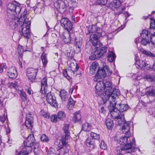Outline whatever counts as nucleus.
Returning <instances> with one entry per match:
<instances>
[{
	"label": "nucleus",
	"instance_id": "nucleus-1",
	"mask_svg": "<svg viewBox=\"0 0 155 155\" xmlns=\"http://www.w3.org/2000/svg\"><path fill=\"white\" fill-rule=\"evenodd\" d=\"M112 83L110 81H107L105 79L102 81H100L95 86L96 93L98 95L99 94L97 92H102L104 91L105 95L101 100V104H105L107 101H110L111 97L112 100L113 98L116 99L119 95L120 92L119 90L116 88L112 89Z\"/></svg>",
	"mask_w": 155,
	"mask_h": 155
},
{
	"label": "nucleus",
	"instance_id": "nucleus-2",
	"mask_svg": "<svg viewBox=\"0 0 155 155\" xmlns=\"http://www.w3.org/2000/svg\"><path fill=\"white\" fill-rule=\"evenodd\" d=\"M110 98L109 101V104L108 106V109L109 112H110V114L112 118L115 119L118 122L119 125H126V122L124 117V114L120 113L119 109L117 107H115L117 101L116 99L113 98L112 100V98Z\"/></svg>",
	"mask_w": 155,
	"mask_h": 155
},
{
	"label": "nucleus",
	"instance_id": "nucleus-3",
	"mask_svg": "<svg viewBox=\"0 0 155 155\" xmlns=\"http://www.w3.org/2000/svg\"><path fill=\"white\" fill-rule=\"evenodd\" d=\"M27 11L25 9L19 18L20 24L22 25L21 34L24 36L25 38L29 39L31 35L30 31L31 22L28 19L26 18Z\"/></svg>",
	"mask_w": 155,
	"mask_h": 155
},
{
	"label": "nucleus",
	"instance_id": "nucleus-4",
	"mask_svg": "<svg viewBox=\"0 0 155 155\" xmlns=\"http://www.w3.org/2000/svg\"><path fill=\"white\" fill-rule=\"evenodd\" d=\"M35 139L34 136L30 134L24 142V147L22 150L18 155H28L32 150V147L35 145Z\"/></svg>",
	"mask_w": 155,
	"mask_h": 155
},
{
	"label": "nucleus",
	"instance_id": "nucleus-5",
	"mask_svg": "<svg viewBox=\"0 0 155 155\" xmlns=\"http://www.w3.org/2000/svg\"><path fill=\"white\" fill-rule=\"evenodd\" d=\"M136 146V142L134 137H131L129 130L127 132V153H131L136 151L138 149L140 151V149L138 147H132Z\"/></svg>",
	"mask_w": 155,
	"mask_h": 155
},
{
	"label": "nucleus",
	"instance_id": "nucleus-6",
	"mask_svg": "<svg viewBox=\"0 0 155 155\" xmlns=\"http://www.w3.org/2000/svg\"><path fill=\"white\" fill-rule=\"evenodd\" d=\"M7 12L8 16L13 17L16 14L20 13L21 9L20 4L16 2L8 4L7 6Z\"/></svg>",
	"mask_w": 155,
	"mask_h": 155
},
{
	"label": "nucleus",
	"instance_id": "nucleus-7",
	"mask_svg": "<svg viewBox=\"0 0 155 155\" xmlns=\"http://www.w3.org/2000/svg\"><path fill=\"white\" fill-rule=\"evenodd\" d=\"M19 18L15 17L14 18L11 19L9 21V25L10 28L12 29H15L18 32V34H20L22 36H23L21 34V28L22 25L20 24Z\"/></svg>",
	"mask_w": 155,
	"mask_h": 155
},
{
	"label": "nucleus",
	"instance_id": "nucleus-8",
	"mask_svg": "<svg viewBox=\"0 0 155 155\" xmlns=\"http://www.w3.org/2000/svg\"><path fill=\"white\" fill-rule=\"evenodd\" d=\"M98 70L95 76V78L97 79L110 75L112 73V72L109 70L108 66H104L101 69L99 67V69Z\"/></svg>",
	"mask_w": 155,
	"mask_h": 155
},
{
	"label": "nucleus",
	"instance_id": "nucleus-9",
	"mask_svg": "<svg viewBox=\"0 0 155 155\" xmlns=\"http://www.w3.org/2000/svg\"><path fill=\"white\" fill-rule=\"evenodd\" d=\"M107 51V48L106 47H101L95 51L93 54L89 57V59L91 60L98 59L106 54Z\"/></svg>",
	"mask_w": 155,
	"mask_h": 155
},
{
	"label": "nucleus",
	"instance_id": "nucleus-10",
	"mask_svg": "<svg viewBox=\"0 0 155 155\" xmlns=\"http://www.w3.org/2000/svg\"><path fill=\"white\" fill-rule=\"evenodd\" d=\"M101 35V33L96 32L94 34H92L90 36V41L92 43L93 45L97 48L100 47L102 45L99 40Z\"/></svg>",
	"mask_w": 155,
	"mask_h": 155
},
{
	"label": "nucleus",
	"instance_id": "nucleus-11",
	"mask_svg": "<svg viewBox=\"0 0 155 155\" xmlns=\"http://www.w3.org/2000/svg\"><path fill=\"white\" fill-rule=\"evenodd\" d=\"M126 126L125 125L122 126L121 128V134H124L120 137V140H117L119 144L120 145V147L122 150H126Z\"/></svg>",
	"mask_w": 155,
	"mask_h": 155
},
{
	"label": "nucleus",
	"instance_id": "nucleus-12",
	"mask_svg": "<svg viewBox=\"0 0 155 155\" xmlns=\"http://www.w3.org/2000/svg\"><path fill=\"white\" fill-rule=\"evenodd\" d=\"M46 99L48 103L51 105L55 108L58 107V104L56 97L53 94H52L51 92L47 93Z\"/></svg>",
	"mask_w": 155,
	"mask_h": 155
},
{
	"label": "nucleus",
	"instance_id": "nucleus-13",
	"mask_svg": "<svg viewBox=\"0 0 155 155\" xmlns=\"http://www.w3.org/2000/svg\"><path fill=\"white\" fill-rule=\"evenodd\" d=\"M61 26L67 31L70 32L73 28V24L71 21L67 18H62L61 21Z\"/></svg>",
	"mask_w": 155,
	"mask_h": 155
},
{
	"label": "nucleus",
	"instance_id": "nucleus-14",
	"mask_svg": "<svg viewBox=\"0 0 155 155\" xmlns=\"http://www.w3.org/2000/svg\"><path fill=\"white\" fill-rule=\"evenodd\" d=\"M140 37L142 38L140 41L141 45L145 46L150 43V36H149L148 31L147 30H143L140 33Z\"/></svg>",
	"mask_w": 155,
	"mask_h": 155
},
{
	"label": "nucleus",
	"instance_id": "nucleus-15",
	"mask_svg": "<svg viewBox=\"0 0 155 155\" xmlns=\"http://www.w3.org/2000/svg\"><path fill=\"white\" fill-rule=\"evenodd\" d=\"M74 34L73 33L67 31L63 32L61 35V38L65 43L69 42L72 39H74Z\"/></svg>",
	"mask_w": 155,
	"mask_h": 155
},
{
	"label": "nucleus",
	"instance_id": "nucleus-16",
	"mask_svg": "<svg viewBox=\"0 0 155 155\" xmlns=\"http://www.w3.org/2000/svg\"><path fill=\"white\" fill-rule=\"evenodd\" d=\"M38 70L32 68H28L27 70V76L31 81H33L35 79Z\"/></svg>",
	"mask_w": 155,
	"mask_h": 155
},
{
	"label": "nucleus",
	"instance_id": "nucleus-17",
	"mask_svg": "<svg viewBox=\"0 0 155 155\" xmlns=\"http://www.w3.org/2000/svg\"><path fill=\"white\" fill-rule=\"evenodd\" d=\"M54 6L61 13L64 12L66 10L67 6L62 0H58L55 3Z\"/></svg>",
	"mask_w": 155,
	"mask_h": 155
},
{
	"label": "nucleus",
	"instance_id": "nucleus-18",
	"mask_svg": "<svg viewBox=\"0 0 155 155\" xmlns=\"http://www.w3.org/2000/svg\"><path fill=\"white\" fill-rule=\"evenodd\" d=\"M136 65L138 68L142 70L145 69L148 70L151 68V66L150 64H147L145 61L142 60H139V61H137Z\"/></svg>",
	"mask_w": 155,
	"mask_h": 155
},
{
	"label": "nucleus",
	"instance_id": "nucleus-19",
	"mask_svg": "<svg viewBox=\"0 0 155 155\" xmlns=\"http://www.w3.org/2000/svg\"><path fill=\"white\" fill-rule=\"evenodd\" d=\"M99 65L98 62L94 61L93 62L90 67V73L92 75L97 74L98 70L99 69Z\"/></svg>",
	"mask_w": 155,
	"mask_h": 155
},
{
	"label": "nucleus",
	"instance_id": "nucleus-20",
	"mask_svg": "<svg viewBox=\"0 0 155 155\" xmlns=\"http://www.w3.org/2000/svg\"><path fill=\"white\" fill-rule=\"evenodd\" d=\"M7 75L9 78H15L17 76V72L15 67H12L8 69Z\"/></svg>",
	"mask_w": 155,
	"mask_h": 155
},
{
	"label": "nucleus",
	"instance_id": "nucleus-21",
	"mask_svg": "<svg viewBox=\"0 0 155 155\" xmlns=\"http://www.w3.org/2000/svg\"><path fill=\"white\" fill-rule=\"evenodd\" d=\"M47 87V80L46 78H44L41 81V86L40 90L42 94H45L47 93L46 89Z\"/></svg>",
	"mask_w": 155,
	"mask_h": 155
},
{
	"label": "nucleus",
	"instance_id": "nucleus-22",
	"mask_svg": "<svg viewBox=\"0 0 155 155\" xmlns=\"http://www.w3.org/2000/svg\"><path fill=\"white\" fill-rule=\"evenodd\" d=\"M68 139H65L62 137V140L59 142V143L58 145V150L63 149L64 150L66 148L68 145L66 140Z\"/></svg>",
	"mask_w": 155,
	"mask_h": 155
},
{
	"label": "nucleus",
	"instance_id": "nucleus-23",
	"mask_svg": "<svg viewBox=\"0 0 155 155\" xmlns=\"http://www.w3.org/2000/svg\"><path fill=\"white\" fill-rule=\"evenodd\" d=\"M74 38L75 42V46L78 48L77 51L78 52H80L81 51V48L82 46V38L79 37H74Z\"/></svg>",
	"mask_w": 155,
	"mask_h": 155
},
{
	"label": "nucleus",
	"instance_id": "nucleus-24",
	"mask_svg": "<svg viewBox=\"0 0 155 155\" xmlns=\"http://www.w3.org/2000/svg\"><path fill=\"white\" fill-rule=\"evenodd\" d=\"M121 2L120 0H113L109 5V7L112 9L117 8L121 5Z\"/></svg>",
	"mask_w": 155,
	"mask_h": 155
},
{
	"label": "nucleus",
	"instance_id": "nucleus-25",
	"mask_svg": "<svg viewBox=\"0 0 155 155\" xmlns=\"http://www.w3.org/2000/svg\"><path fill=\"white\" fill-rule=\"evenodd\" d=\"M145 94L148 97H155V89L153 87H147L145 91Z\"/></svg>",
	"mask_w": 155,
	"mask_h": 155
},
{
	"label": "nucleus",
	"instance_id": "nucleus-26",
	"mask_svg": "<svg viewBox=\"0 0 155 155\" xmlns=\"http://www.w3.org/2000/svg\"><path fill=\"white\" fill-rule=\"evenodd\" d=\"M33 118L32 117H27L25 122V126L28 129H31L33 126Z\"/></svg>",
	"mask_w": 155,
	"mask_h": 155
},
{
	"label": "nucleus",
	"instance_id": "nucleus-27",
	"mask_svg": "<svg viewBox=\"0 0 155 155\" xmlns=\"http://www.w3.org/2000/svg\"><path fill=\"white\" fill-rule=\"evenodd\" d=\"M69 125L68 124H66L64 125L63 129L65 135L62 136V137L68 139V137L70 136V133L69 130Z\"/></svg>",
	"mask_w": 155,
	"mask_h": 155
},
{
	"label": "nucleus",
	"instance_id": "nucleus-28",
	"mask_svg": "<svg viewBox=\"0 0 155 155\" xmlns=\"http://www.w3.org/2000/svg\"><path fill=\"white\" fill-rule=\"evenodd\" d=\"M85 143L86 144L88 147H90L92 149L94 148L95 143L94 139L90 137L87 138L85 141Z\"/></svg>",
	"mask_w": 155,
	"mask_h": 155
},
{
	"label": "nucleus",
	"instance_id": "nucleus-29",
	"mask_svg": "<svg viewBox=\"0 0 155 155\" xmlns=\"http://www.w3.org/2000/svg\"><path fill=\"white\" fill-rule=\"evenodd\" d=\"M105 123L108 129L110 130L112 128L114 123L113 120L110 118H108L106 119Z\"/></svg>",
	"mask_w": 155,
	"mask_h": 155
},
{
	"label": "nucleus",
	"instance_id": "nucleus-30",
	"mask_svg": "<svg viewBox=\"0 0 155 155\" xmlns=\"http://www.w3.org/2000/svg\"><path fill=\"white\" fill-rule=\"evenodd\" d=\"M41 58L43 66L45 67L47 65L48 60L47 56V54L45 52H43L41 56Z\"/></svg>",
	"mask_w": 155,
	"mask_h": 155
},
{
	"label": "nucleus",
	"instance_id": "nucleus-31",
	"mask_svg": "<svg viewBox=\"0 0 155 155\" xmlns=\"http://www.w3.org/2000/svg\"><path fill=\"white\" fill-rule=\"evenodd\" d=\"M75 104V101L73 99L71 98H69L68 100V105L67 107L69 110H72Z\"/></svg>",
	"mask_w": 155,
	"mask_h": 155
},
{
	"label": "nucleus",
	"instance_id": "nucleus-32",
	"mask_svg": "<svg viewBox=\"0 0 155 155\" xmlns=\"http://www.w3.org/2000/svg\"><path fill=\"white\" fill-rule=\"evenodd\" d=\"M60 96L62 100L65 101L68 99V94L64 90H62L60 92Z\"/></svg>",
	"mask_w": 155,
	"mask_h": 155
},
{
	"label": "nucleus",
	"instance_id": "nucleus-33",
	"mask_svg": "<svg viewBox=\"0 0 155 155\" xmlns=\"http://www.w3.org/2000/svg\"><path fill=\"white\" fill-rule=\"evenodd\" d=\"M41 149L38 143H36L34 147V152L35 154L36 155H38L41 152Z\"/></svg>",
	"mask_w": 155,
	"mask_h": 155
},
{
	"label": "nucleus",
	"instance_id": "nucleus-34",
	"mask_svg": "<svg viewBox=\"0 0 155 155\" xmlns=\"http://www.w3.org/2000/svg\"><path fill=\"white\" fill-rule=\"evenodd\" d=\"M81 119V117L79 112H76L74 114L73 120L74 122H79Z\"/></svg>",
	"mask_w": 155,
	"mask_h": 155
},
{
	"label": "nucleus",
	"instance_id": "nucleus-35",
	"mask_svg": "<svg viewBox=\"0 0 155 155\" xmlns=\"http://www.w3.org/2000/svg\"><path fill=\"white\" fill-rule=\"evenodd\" d=\"M116 57L115 54L113 52H110L107 56V60L110 62H112L115 60Z\"/></svg>",
	"mask_w": 155,
	"mask_h": 155
},
{
	"label": "nucleus",
	"instance_id": "nucleus-36",
	"mask_svg": "<svg viewBox=\"0 0 155 155\" xmlns=\"http://www.w3.org/2000/svg\"><path fill=\"white\" fill-rule=\"evenodd\" d=\"M91 128V124L88 123H85L82 125V129L84 131H89L90 130Z\"/></svg>",
	"mask_w": 155,
	"mask_h": 155
},
{
	"label": "nucleus",
	"instance_id": "nucleus-37",
	"mask_svg": "<svg viewBox=\"0 0 155 155\" xmlns=\"http://www.w3.org/2000/svg\"><path fill=\"white\" fill-rule=\"evenodd\" d=\"M100 29L99 28H98L96 26L92 25H89L88 28V30L89 32H94L96 31H97L98 30Z\"/></svg>",
	"mask_w": 155,
	"mask_h": 155
},
{
	"label": "nucleus",
	"instance_id": "nucleus-38",
	"mask_svg": "<svg viewBox=\"0 0 155 155\" xmlns=\"http://www.w3.org/2000/svg\"><path fill=\"white\" fill-rule=\"evenodd\" d=\"M57 117L58 119L60 120H63L65 118L66 114L64 111H60L58 112Z\"/></svg>",
	"mask_w": 155,
	"mask_h": 155
},
{
	"label": "nucleus",
	"instance_id": "nucleus-39",
	"mask_svg": "<svg viewBox=\"0 0 155 155\" xmlns=\"http://www.w3.org/2000/svg\"><path fill=\"white\" fill-rule=\"evenodd\" d=\"M74 65V64L73 63H71L70 64V66H69L68 68V71H72V72L74 73L75 72L77 71L78 69V64L77 63L76 64L75 69H73L72 67V65Z\"/></svg>",
	"mask_w": 155,
	"mask_h": 155
},
{
	"label": "nucleus",
	"instance_id": "nucleus-40",
	"mask_svg": "<svg viewBox=\"0 0 155 155\" xmlns=\"http://www.w3.org/2000/svg\"><path fill=\"white\" fill-rule=\"evenodd\" d=\"M145 78L148 81L151 82L155 81V77L150 74L147 75L145 77Z\"/></svg>",
	"mask_w": 155,
	"mask_h": 155
},
{
	"label": "nucleus",
	"instance_id": "nucleus-41",
	"mask_svg": "<svg viewBox=\"0 0 155 155\" xmlns=\"http://www.w3.org/2000/svg\"><path fill=\"white\" fill-rule=\"evenodd\" d=\"M120 109H118L119 110L120 112H122V113L123 114V112H125L126 111V104H119Z\"/></svg>",
	"mask_w": 155,
	"mask_h": 155
},
{
	"label": "nucleus",
	"instance_id": "nucleus-42",
	"mask_svg": "<svg viewBox=\"0 0 155 155\" xmlns=\"http://www.w3.org/2000/svg\"><path fill=\"white\" fill-rule=\"evenodd\" d=\"M40 139L41 141L45 142H48L49 140L48 137L45 134H42L41 137Z\"/></svg>",
	"mask_w": 155,
	"mask_h": 155
},
{
	"label": "nucleus",
	"instance_id": "nucleus-43",
	"mask_svg": "<svg viewBox=\"0 0 155 155\" xmlns=\"http://www.w3.org/2000/svg\"><path fill=\"white\" fill-rule=\"evenodd\" d=\"M18 50L19 55V57L21 58L23 56V53L24 52L23 47L21 46H19L18 48Z\"/></svg>",
	"mask_w": 155,
	"mask_h": 155
},
{
	"label": "nucleus",
	"instance_id": "nucleus-44",
	"mask_svg": "<svg viewBox=\"0 0 155 155\" xmlns=\"http://www.w3.org/2000/svg\"><path fill=\"white\" fill-rule=\"evenodd\" d=\"M55 150L52 148H51L49 150L48 153V155H61L60 153H58L56 155L55 153Z\"/></svg>",
	"mask_w": 155,
	"mask_h": 155
},
{
	"label": "nucleus",
	"instance_id": "nucleus-45",
	"mask_svg": "<svg viewBox=\"0 0 155 155\" xmlns=\"http://www.w3.org/2000/svg\"><path fill=\"white\" fill-rule=\"evenodd\" d=\"M91 136L93 138L92 139L96 140H98L100 138V135L97 134L96 133L91 132Z\"/></svg>",
	"mask_w": 155,
	"mask_h": 155
},
{
	"label": "nucleus",
	"instance_id": "nucleus-46",
	"mask_svg": "<svg viewBox=\"0 0 155 155\" xmlns=\"http://www.w3.org/2000/svg\"><path fill=\"white\" fill-rule=\"evenodd\" d=\"M107 2V0H96V3L99 5H104Z\"/></svg>",
	"mask_w": 155,
	"mask_h": 155
},
{
	"label": "nucleus",
	"instance_id": "nucleus-47",
	"mask_svg": "<svg viewBox=\"0 0 155 155\" xmlns=\"http://www.w3.org/2000/svg\"><path fill=\"white\" fill-rule=\"evenodd\" d=\"M51 121L54 122L56 123L58 120V117L56 115H53L51 117Z\"/></svg>",
	"mask_w": 155,
	"mask_h": 155
},
{
	"label": "nucleus",
	"instance_id": "nucleus-48",
	"mask_svg": "<svg viewBox=\"0 0 155 155\" xmlns=\"http://www.w3.org/2000/svg\"><path fill=\"white\" fill-rule=\"evenodd\" d=\"M20 95L23 101H25L27 99V96L25 92L24 91H21Z\"/></svg>",
	"mask_w": 155,
	"mask_h": 155
},
{
	"label": "nucleus",
	"instance_id": "nucleus-49",
	"mask_svg": "<svg viewBox=\"0 0 155 155\" xmlns=\"http://www.w3.org/2000/svg\"><path fill=\"white\" fill-rule=\"evenodd\" d=\"M100 148L103 150H105L107 148V145L105 144L104 141L101 140L100 144Z\"/></svg>",
	"mask_w": 155,
	"mask_h": 155
},
{
	"label": "nucleus",
	"instance_id": "nucleus-50",
	"mask_svg": "<svg viewBox=\"0 0 155 155\" xmlns=\"http://www.w3.org/2000/svg\"><path fill=\"white\" fill-rule=\"evenodd\" d=\"M0 67L1 68L0 69V73H2L3 72V69H6L7 68V66H6V64L5 63H2L1 64Z\"/></svg>",
	"mask_w": 155,
	"mask_h": 155
},
{
	"label": "nucleus",
	"instance_id": "nucleus-51",
	"mask_svg": "<svg viewBox=\"0 0 155 155\" xmlns=\"http://www.w3.org/2000/svg\"><path fill=\"white\" fill-rule=\"evenodd\" d=\"M150 19L151 20V22L150 24V29H153L154 30L155 27V21L153 20H152L151 18Z\"/></svg>",
	"mask_w": 155,
	"mask_h": 155
},
{
	"label": "nucleus",
	"instance_id": "nucleus-52",
	"mask_svg": "<svg viewBox=\"0 0 155 155\" xmlns=\"http://www.w3.org/2000/svg\"><path fill=\"white\" fill-rule=\"evenodd\" d=\"M140 51L143 54L147 56L149 54V53L150 52L149 50H146L143 48H140Z\"/></svg>",
	"mask_w": 155,
	"mask_h": 155
},
{
	"label": "nucleus",
	"instance_id": "nucleus-53",
	"mask_svg": "<svg viewBox=\"0 0 155 155\" xmlns=\"http://www.w3.org/2000/svg\"><path fill=\"white\" fill-rule=\"evenodd\" d=\"M63 74L65 77L68 80L70 78V77L68 75L67 70H65L63 71Z\"/></svg>",
	"mask_w": 155,
	"mask_h": 155
},
{
	"label": "nucleus",
	"instance_id": "nucleus-54",
	"mask_svg": "<svg viewBox=\"0 0 155 155\" xmlns=\"http://www.w3.org/2000/svg\"><path fill=\"white\" fill-rule=\"evenodd\" d=\"M5 118H6L5 114L3 116H0V121H1L2 123H4L5 120Z\"/></svg>",
	"mask_w": 155,
	"mask_h": 155
},
{
	"label": "nucleus",
	"instance_id": "nucleus-55",
	"mask_svg": "<svg viewBox=\"0 0 155 155\" xmlns=\"http://www.w3.org/2000/svg\"><path fill=\"white\" fill-rule=\"evenodd\" d=\"M150 39L152 43L155 45V36L150 37Z\"/></svg>",
	"mask_w": 155,
	"mask_h": 155
},
{
	"label": "nucleus",
	"instance_id": "nucleus-56",
	"mask_svg": "<svg viewBox=\"0 0 155 155\" xmlns=\"http://www.w3.org/2000/svg\"><path fill=\"white\" fill-rule=\"evenodd\" d=\"M125 7H122L120 11H119L118 13L117 12V14L118 15H119L121 13H123L124 14H125V12H123V11L125 10Z\"/></svg>",
	"mask_w": 155,
	"mask_h": 155
},
{
	"label": "nucleus",
	"instance_id": "nucleus-57",
	"mask_svg": "<svg viewBox=\"0 0 155 155\" xmlns=\"http://www.w3.org/2000/svg\"><path fill=\"white\" fill-rule=\"evenodd\" d=\"M114 38V36L111 34H109L107 36V39L108 40L112 39Z\"/></svg>",
	"mask_w": 155,
	"mask_h": 155
},
{
	"label": "nucleus",
	"instance_id": "nucleus-58",
	"mask_svg": "<svg viewBox=\"0 0 155 155\" xmlns=\"http://www.w3.org/2000/svg\"><path fill=\"white\" fill-rule=\"evenodd\" d=\"M74 53L73 51H71L68 54V55L69 57L70 58H71L72 57H73L74 55Z\"/></svg>",
	"mask_w": 155,
	"mask_h": 155
},
{
	"label": "nucleus",
	"instance_id": "nucleus-59",
	"mask_svg": "<svg viewBox=\"0 0 155 155\" xmlns=\"http://www.w3.org/2000/svg\"><path fill=\"white\" fill-rule=\"evenodd\" d=\"M131 124V122L128 121H127V130H129L130 132V127H129V126L130 124ZM128 131H127V132Z\"/></svg>",
	"mask_w": 155,
	"mask_h": 155
},
{
	"label": "nucleus",
	"instance_id": "nucleus-60",
	"mask_svg": "<svg viewBox=\"0 0 155 155\" xmlns=\"http://www.w3.org/2000/svg\"><path fill=\"white\" fill-rule=\"evenodd\" d=\"M151 58L155 57V54L151 52L150 51L149 53V54L147 56Z\"/></svg>",
	"mask_w": 155,
	"mask_h": 155
},
{
	"label": "nucleus",
	"instance_id": "nucleus-61",
	"mask_svg": "<svg viewBox=\"0 0 155 155\" xmlns=\"http://www.w3.org/2000/svg\"><path fill=\"white\" fill-rule=\"evenodd\" d=\"M141 104L143 107H146L147 106V104L145 103L143 101H140L139 103V104Z\"/></svg>",
	"mask_w": 155,
	"mask_h": 155
},
{
	"label": "nucleus",
	"instance_id": "nucleus-62",
	"mask_svg": "<svg viewBox=\"0 0 155 155\" xmlns=\"http://www.w3.org/2000/svg\"><path fill=\"white\" fill-rule=\"evenodd\" d=\"M43 116L45 117L47 119L49 118L50 117L49 115L48 114L46 113H45L44 114H43Z\"/></svg>",
	"mask_w": 155,
	"mask_h": 155
},
{
	"label": "nucleus",
	"instance_id": "nucleus-63",
	"mask_svg": "<svg viewBox=\"0 0 155 155\" xmlns=\"http://www.w3.org/2000/svg\"><path fill=\"white\" fill-rule=\"evenodd\" d=\"M140 39L139 37H137L135 39L134 42L137 45V44L138 43V42L140 41Z\"/></svg>",
	"mask_w": 155,
	"mask_h": 155
},
{
	"label": "nucleus",
	"instance_id": "nucleus-64",
	"mask_svg": "<svg viewBox=\"0 0 155 155\" xmlns=\"http://www.w3.org/2000/svg\"><path fill=\"white\" fill-rule=\"evenodd\" d=\"M74 7L73 6L70 7L69 8V11L70 12H72L74 9Z\"/></svg>",
	"mask_w": 155,
	"mask_h": 155
}]
</instances>
